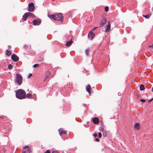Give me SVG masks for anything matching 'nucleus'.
<instances>
[{
  "label": "nucleus",
  "instance_id": "obj_1",
  "mask_svg": "<svg viewBox=\"0 0 153 153\" xmlns=\"http://www.w3.org/2000/svg\"><path fill=\"white\" fill-rule=\"evenodd\" d=\"M16 95L17 98L22 99L25 97L26 93L24 90L20 89L16 91Z\"/></svg>",
  "mask_w": 153,
  "mask_h": 153
},
{
  "label": "nucleus",
  "instance_id": "obj_2",
  "mask_svg": "<svg viewBox=\"0 0 153 153\" xmlns=\"http://www.w3.org/2000/svg\"><path fill=\"white\" fill-rule=\"evenodd\" d=\"M49 17L51 18L56 20H62L63 19V17L62 14L61 13H59L56 14H54L53 15H50Z\"/></svg>",
  "mask_w": 153,
  "mask_h": 153
},
{
  "label": "nucleus",
  "instance_id": "obj_3",
  "mask_svg": "<svg viewBox=\"0 0 153 153\" xmlns=\"http://www.w3.org/2000/svg\"><path fill=\"white\" fill-rule=\"evenodd\" d=\"M22 81V77L20 74H17L15 82L19 85H21Z\"/></svg>",
  "mask_w": 153,
  "mask_h": 153
},
{
  "label": "nucleus",
  "instance_id": "obj_4",
  "mask_svg": "<svg viewBox=\"0 0 153 153\" xmlns=\"http://www.w3.org/2000/svg\"><path fill=\"white\" fill-rule=\"evenodd\" d=\"M30 16L33 17L34 16V15L33 14L29 12L26 13L23 15L22 19L24 21H26L27 17Z\"/></svg>",
  "mask_w": 153,
  "mask_h": 153
},
{
  "label": "nucleus",
  "instance_id": "obj_5",
  "mask_svg": "<svg viewBox=\"0 0 153 153\" xmlns=\"http://www.w3.org/2000/svg\"><path fill=\"white\" fill-rule=\"evenodd\" d=\"M30 148L27 146H25L22 150V153H30Z\"/></svg>",
  "mask_w": 153,
  "mask_h": 153
},
{
  "label": "nucleus",
  "instance_id": "obj_6",
  "mask_svg": "<svg viewBox=\"0 0 153 153\" xmlns=\"http://www.w3.org/2000/svg\"><path fill=\"white\" fill-rule=\"evenodd\" d=\"M28 7L29 9L28 10L29 11L32 12L34 10L35 7L34 6V4L32 2L29 4Z\"/></svg>",
  "mask_w": 153,
  "mask_h": 153
},
{
  "label": "nucleus",
  "instance_id": "obj_7",
  "mask_svg": "<svg viewBox=\"0 0 153 153\" xmlns=\"http://www.w3.org/2000/svg\"><path fill=\"white\" fill-rule=\"evenodd\" d=\"M41 23V21L39 19H35L33 21V24L35 25H39Z\"/></svg>",
  "mask_w": 153,
  "mask_h": 153
},
{
  "label": "nucleus",
  "instance_id": "obj_8",
  "mask_svg": "<svg viewBox=\"0 0 153 153\" xmlns=\"http://www.w3.org/2000/svg\"><path fill=\"white\" fill-rule=\"evenodd\" d=\"M94 36V34L92 31H90L88 35V37L89 39H92Z\"/></svg>",
  "mask_w": 153,
  "mask_h": 153
},
{
  "label": "nucleus",
  "instance_id": "obj_9",
  "mask_svg": "<svg viewBox=\"0 0 153 153\" xmlns=\"http://www.w3.org/2000/svg\"><path fill=\"white\" fill-rule=\"evenodd\" d=\"M110 23L109 21H108L107 24L105 26V32H108L110 30Z\"/></svg>",
  "mask_w": 153,
  "mask_h": 153
},
{
  "label": "nucleus",
  "instance_id": "obj_10",
  "mask_svg": "<svg viewBox=\"0 0 153 153\" xmlns=\"http://www.w3.org/2000/svg\"><path fill=\"white\" fill-rule=\"evenodd\" d=\"M11 58L15 62H17L19 60V57L15 54L12 55Z\"/></svg>",
  "mask_w": 153,
  "mask_h": 153
},
{
  "label": "nucleus",
  "instance_id": "obj_11",
  "mask_svg": "<svg viewBox=\"0 0 153 153\" xmlns=\"http://www.w3.org/2000/svg\"><path fill=\"white\" fill-rule=\"evenodd\" d=\"M59 134L60 136L62 134H64L65 135H67V132L66 131H64L63 129L61 128L59 130Z\"/></svg>",
  "mask_w": 153,
  "mask_h": 153
},
{
  "label": "nucleus",
  "instance_id": "obj_12",
  "mask_svg": "<svg viewBox=\"0 0 153 153\" xmlns=\"http://www.w3.org/2000/svg\"><path fill=\"white\" fill-rule=\"evenodd\" d=\"M86 91L88 92L89 94V95H90L91 94L90 90L91 89V87L90 85H88L86 87Z\"/></svg>",
  "mask_w": 153,
  "mask_h": 153
},
{
  "label": "nucleus",
  "instance_id": "obj_13",
  "mask_svg": "<svg viewBox=\"0 0 153 153\" xmlns=\"http://www.w3.org/2000/svg\"><path fill=\"white\" fill-rule=\"evenodd\" d=\"M99 120L97 117H94L93 120V122L95 124H97L99 123Z\"/></svg>",
  "mask_w": 153,
  "mask_h": 153
},
{
  "label": "nucleus",
  "instance_id": "obj_14",
  "mask_svg": "<svg viewBox=\"0 0 153 153\" xmlns=\"http://www.w3.org/2000/svg\"><path fill=\"white\" fill-rule=\"evenodd\" d=\"M106 22V19L105 18H103L100 22V25L101 26H103Z\"/></svg>",
  "mask_w": 153,
  "mask_h": 153
},
{
  "label": "nucleus",
  "instance_id": "obj_15",
  "mask_svg": "<svg viewBox=\"0 0 153 153\" xmlns=\"http://www.w3.org/2000/svg\"><path fill=\"white\" fill-rule=\"evenodd\" d=\"M140 124L139 123H135L134 125L135 128L136 130H138L139 128Z\"/></svg>",
  "mask_w": 153,
  "mask_h": 153
},
{
  "label": "nucleus",
  "instance_id": "obj_16",
  "mask_svg": "<svg viewBox=\"0 0 153 153\" xmlns=\"http://www.w3.org/2000/svg\"><path fill=\"white\" fill-rule=\"evenodd\" d=\"M25 97L27 98H32V95L30 93H28L26 95V94Z\"/></svg>",
  "mask_w": 153,
  "mask_h": 153
},
{
  "label": "nucleus",
  "instance_id": "obj_17",
  "mask_svg": "<svg viewBox=\"0 0 153 153\" xmlns=\"http://www.w3.org/2000/svg\"><path fill=\"white\" fill-rule=\"evenodd\" d=\"M72 43V42L71 41V40L67 42L66 43V45L67 46H70Z\"/></svg>",
  "mask_w": 153,
  "mask_h": 153
},
{
  "label": "nucleus",
  "instance_id": "obj_18",
  "mask_svg": "<svg viewBox=\"0 0 153 153\" xmlns=\"http://www.w3.org/2000/svg\"><path fill=\"white\" fill-rule=\"evenodd\" d=\"M11 54V51H9L8 50H7L6 54L7 56H10Z\"/></svg>",
  "mask_w": 153,
  "mask_h": 153
},
{
  "label": "nucleus",
  "instance_id": "obj_19",
  "mask_svg": "<svg viewBox=\"0 0 153 153\" xmlns=\"http://www.w3.org/2000/svg\"><path fill=\"white\" fill-rule=\"evenodd\" d=\"M151 16V14H149L148 15H143V16L145 17L146 19H149V18Z\"/></svg>",
  "mask_w": 153,
  "mask_h": 153
},
{
  "label": "nucleus",
  "instance_id": "obj_20",
  "mask_svg": "<svg viewBox=\"0 0 153 153\" xmlns=\"http://www.w3.org/2000/svg\"><path fill=\"white\" fill-rule=\"evenodd\" d=\"M140 89L141 91H143L145 89V87L143 85H141L140 86Z\"/></svg>",
  "mask_w": 153,
  "mask_h": 153
},
{
  "label": "nucleus",
  "instance_id": "obj_21",
  "mask_svg": "<svg viewBox=\"0 0 153 153\" xmlns=\"http://www.w3.org/2000/svg\"><path fill=\"white\" fill-rule=\"evenodd\" d=\"M13 68V65L11 64H9L8 66V68L10 69H12Z\"/></svg>",
  "mask_w": 153,
  "mask_h": 153
},
{
  "label": "nucleus",
  "instance_id": "obj_22",
  "mask_svg": "<svg viewBox=\"0 0 153 153\" xmlns=\"http://www.w3.org/2000/svg\"><path fill=\"white\" fill-rule=\"evenodd\" d=\"M89 51V49H87L85 50V53L87 55H88Z\"/></svg>",
  "mask_w": 153,
  "mask_h": 153
},
{
  "label": "nucleus",
  "instance_id": "obj_23",
  "mask_svg": "<svg viewBox=\"0 0 153 153\" xmlns=\"http://www.w3.org/2000/svg\"><path fill=\"white\" fill-rule=\"evenodd\" d=\"M39 64H35L33 66V67L34 68H36L37 67H38L39 66Z\"/></svg>",
  "mask_w": 153,
  "mask_h": 153
},
{
  "label": "nucleus",
  "instance_id": "obj_24",
  "mask_svg": "<svg viewBox=\"0 0 153 153\" xmlns=\"http://www.w3.org/2000/svg\"><path fill=\"white\" fill-rule=\"evenodd\" d=\"M108 10V6L106 7L105 8V12H107Z\"/></svg>",
  "mask_w": 153,
  "mask_h": 153
},
{
  "label": "nucleus",
  "instance_id": "obj_25",
  "mask_svg": "<svg viewBox=\"0 0 153 153\" xmlns=\"http://www.w3.org/2000/svg\"><path fill=\"white\" fill-rule=\"evenodd\" d=\"M98 135L99 138H100L102 136V134L101 132H99L98 133Z\"/></svg>",
  "mask_w": 153,
  "mask_h": 153
},
{
  "label": "nucleus",
  "instance_id": "obj_26",
  "mask_svg": "<svg viewBox=\"0 0 153 153\" xmlns=\"http://www.w3.org/2000/svg\"><path fill=\"white\" fill-rule=\"evenodd\" d=\"M140 101L143 102L146 101V100L144 99H142L140 100Z\"/></svg>",
  "mask_w": 153,
  "mask_h": 153
},
{
  "label": "nucleus",
  "instance_id": "obj_27",
  "mask_svg": "<svg viewBox=\"0 0 153 153\" xmlns=\"http://www.w3.org/2000/svg\"><path fill=\"white\" fill-rule=\"evenodd\" d=\"M45 153H50V151L49 150H47L46 151Z\"/></svg>",
  "mask_w": 153,
  "mask_h": 153
},
{
  "label": "nucleus",
  "instance_id": "obj_28",
  "mask_svg": "<svg viewBox=\"0 0 153 153\" xmlns=\"http://www.w3.org/2000/svg\"><path fill=\"white\" fill-rule=\"evenodd\" d=\"M94 136L96 137H97L98 135L97 134H94Z\"/></svg>",
  "mask_w": 153,
  "mask_h": 153
},
{
  "label": "nucleus",
  "instance_id": "obj_29",
  "mask_svg": "<svg viewBox=\"0 0 153 153\" xmlns=\"http://www.w3.org/2000/svg\"><path fill=\"white\" fill-rule=\"evenodd\" d=\"M32 75V74H30L28 76V78H30V77H31Z\"/></svg>",
  "mask_w": 153,
  "mask_h": 153
},
{
  "label": "nucleus",
  "instance_id": "obj_30",
  "mask_svg": "<svg viewBox=\"0 0 153 153\" xmlns=\"http://www.w3.org/2000/svg\"><path fill=\"white\" fill-rule=\"evenodd\" d=\"M95 141L97 142H98L99 141V140L98 138H96L95 139Z\"/></svg>",
  "mask_w": 153,
  "mask_h": 153
},
{
  "label": "nucleus",
  "instance_id": "obj_31",
  "mask_svg": "<svg viewBox=\"0 0 153 153\" xmlns=\"http://www.w3.org/2000/svg\"><path fill=\"white\" fill-rule=\"evenodd\" d=\"M52 153H58V152L56 151H53Z\"/></svg>",
  "mask_w": 153,
  "mask_h": 153
},
{
  "label": "nucleus",
  "instance_id": "obj_32",
  "mask_svg": "<svg viewBox=\"0 0 153 153\" xmlns=\"http://www.w3.org/2000/svg\"><path fill=\"white\" fill-rule=\"evenodd\" d=\"M153 100V98H152V99H151V100H149V102H151V101L152 100Z\"/></svg>",
  "mask_w": 153,
  "mask_h": 153
},
{
  "label": "nucleus",
  "instance_id": "obj_33",
  "mask_svg": "<svg viewBox=\"0 0 153 153\" xmlns=\"http://www.w3.org/2000/svg\"><path fill=\"white\" fill-rule=\"evenodd\" d=\"M8 47L9 48H11V46L10 45L8 46Z\"/></svg>",
  "mask_w": 153,
  "mask_h": 153
},
{
  "label": "nucleus",
  "instance_id": "obj_34",
  "mask_svg": "<svg viewBox=\"0 0 153 153\" xmlns=\"http://www.w3.org/2000/svg\"><path fill=\"white\" fill-rule=\"evenodd\" d=\"M97 27H94V28H93V30H95V29L97 28Z\"/></svg>",
  "mask_w": 153,
  "mask_h": 153
},
{
  "label": "nucleus",
  "instance_id": "obj_35",
  "mask_svg": "<svg viewBox=\"0 0 153 153\" xmlns=\"http://www.w3.org/2000/svg\"><path fill=\"white\" fill-rule=\"evenodd\" d=\"M120 94H121V93H118V95H120Z\"/></svg>",
  "mask_w": 153,
  "mask_h": 153
},
{
  "label": "nucleus",
  "instance_id": "obj_36",
  "mask_svg": "<svg viewBox=\"0 0 153 153\" xmlns=\"http://www.w3.org/2000/svg\"><path fill=\"white\" fill-rule=\"evenodd\" d=\"M152 91L153 92V87L152 88Z\"/></svg>",
  "mask_w": 153,
  "mask_h": 153
},
{
  "label": "nucleus",
  "instance_id": "obj_37",
  "mask_svg": "<svg viewBox=\"0 0 153 153\" xmlns=\"http://www.w3.org/2000/svg\"><path fill=\"white\" fill-rule=\"evenodd\" d=\"M103 135L104 136V135H105V134H104V133H103Z\"/></svg>",
  "mask_w": 153,
  "mask_h": 153
}]
</instances>
